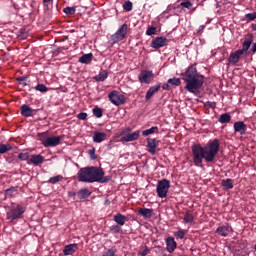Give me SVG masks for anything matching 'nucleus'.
Masks as SVG:
<instances>
[{"label":"nucleus","instance_id":"4","mask_svg":"<svg viewBox=\"0 0 256 256\" xmlns=\"http://www.w3.org/2000/svg\"><path fill=\"white\" fill-rule=\"evenodd\" d=\"M27 211V207L21 204H15L10 208V210L6 213V218L8 221H17V219H22L23 214Z\"/></svg>","mask_w":256,"mask_h":256},{"label":"nucleus","instance_id":"44","mask_svg":"<svg viewBox=\"0 0 256 256\" xmlns=\"http://www.w3.org/2000/svg\"><path fill=\"white\" fill-rule=\"evenodd\" d=\"M180 7H183L184 9H191V7H193V3H191V1H184L182 3H180Z\"/></svg>","mask_w":256,"mask_h":256},{"label":"nucleus","instance_id":"38","mask_svg":"<svg viewBox=\"0 0 256 256\" xmlns=\"http://www.w3.org/2000/svg\"><path fill=\"white\" fill-rule=\"evenodd\" d=\"M27 79V76H20L16 79V81H18L19 85L22 87H27Z\"/></svg>","mask_w":256,"mask_h":256},{"label":"nucleus","instance_id":"3","mask_svg":"<svg viewBox=\"0 0 256 256\" xmlns=\"http://www.w3.org/2000/svg\"><path fill=\"white\" fill-rule=\"evenodd\" d=\"M80 183H109L111 176H105V171L101 167L81 168L77 173Z\"/></svg>","mask_w":256,"mask_h":256},{"label":"nucleus","instance_id":"36","mask_svg":"<svg viewBox=\"0 0 256 256\" xmlns=\"http://www.w3.org/2000/svg\"><path fill=\"white\" fill-rule=\"evenodd\" d=\"M35 91H39L40 93H47L49 88L45 84H38L34 87Z\"/></svg>","mask_w":256,"mask_h":256},{"label":"nucleus","instance_id":"35","mask_svg":"<svg viewBox=\"0 0 256 256\" xmlns=\"http://www.w3.org/2000/svg\"><path fill=\"white\" fill-rule=\"evenodd\" d=\"M122 7L126 11V13H129V12L133 11V2L128 0V1L124 2Z\"/></svg>","mask_w":256,"mask_h":256},{"label":"nucleus","instance_id":"54","mask_svg":"<svg viewBox=\"0 0 256 256\" xmlns=\"http://www.w3.org/2000/svg\"><path fill=\"white\" fill-rule=\"evenodd\" d=\"M51 0H43V3H50Z\"/></svg>","mask_w":256,"mask_h":256},{"label":"nucleus","instance_id":"24","mask_svg":"<svg viewBox=\"0 0 256 256\" xmlns=\"http://www.w3.org/2000/svg\"><path fill=\"white\" fill-rule=\"evenodd\" d=\"M77 196L80 200L89 199V197H91V191L87 188H82L78 191Z\"/></svg>","mask_w":256,"mask_h":256},{"label":"nucleus","instance_id":"21","mask_svg":"<svg viewBox=\"0 0 256 256\" xmlns=\"http://www.w3.org/2000/svg\"><path fill=\"white\" fill-rule=\"evenodd\" d=\"M159 89H161V84H157L150 87L146 92V96H145L146 101H149V99H151V97H153V95H155V93H157Z\"/></svg>","mask_w":256,"mask_h":256},{"label":"nucleus","instance_id":"2","mask_svg":"<svg viewBox=\"0 0 256 256\" xmlns=\"http://www.w3.org/2000/svg\"><path fill=\"white\" fill-rule=\"evenodd\" d=\"M181 77L186 83L184 89L188 91V93L199 95L201 88L203 87V83H205V76L199 74L197 66L193 64L190 65L185 72L181 73Z\"/></svg>","mask_w":256,"mask_h":256},{"label":"nucleus","instance_id":"9","mask_svg":"<svg viewBox=\"0 0 256 256\" xmlns=\"http://www.w3.org/2000/svg\"><path fill=\"white\" fill-rule=\"evenodd\" d=\"M153 71L151 70H142L141 73L138 75V81L140 83H144L145 85H149L151 81H153Z\"/></svg>","mask_w":256,"mask_h":256},{"label":"nucleus","instance_id":"16","mask_svg":"<svg viewBox=\"0 0 256 256\" xmlns=\"http://www.w3.org/2000/svg\"><path fill=\"white\" fill-rule=\"evenodd\" d=\"M157 140L155 138H147V151L150 155H155L157 153Z\"/></svg>","mask_w":256,"mask_h":256},{"label":"nucleus","instance_id":"11","mask_svg":"<svg viewBox=\"0 0 256 256\" xmlns=\"http://www.w3.org/2000/svg\"><path fill=\"white\" fill-rule=\"evenodd\" d=\"M141 135V131L136 130L130 134H127L120 138L121 143H131V141H137Z\"/></svg>","mask_w":256,"mask_h":256},{"label":"nucleus","instance_id":"10","mask_svg":"<svg viewBox=\"0 0 256 256\" xmlns=\"http://www.w3.org/2000/svg\"><path fill=\"white\" fill-rule=\"evenodd\" d=\"M169 43V40L166 37H156L152 40L150 47L152 49H161V47L167 46Z\"/></svg>","mask_w":256,"mask_h":256},{"label":"nucleus","instance_id":"1","mask_svg":"<svg viewBox=\"0 0 256 256\" xmlns=\"http://www.w3.org/2000/svg\"><path fill=\"white\" fill-rule=\"evenodd\" d=\"M220 147L221 144L217 138L208 141L204 146H201V144L192 145V161L195 167H203L204 160L205 163H213L219 154Z\"/></svg>","mask_w":256,"mask_h":256},{"label":"nucleus","instance_id":"27","mask_svg":"<svg viewBox=\"0 0 256 256\" xmlns=\"http://www.w3.org/2000/svg\"><path fill=\"white\" fill-rule=\"evenodd\" d=\"M221 185L224 191H229V189H233V180L231 178L224 179Z\"/></svg>","mask_w":256,"mask_h":256},{"label":"nucleus","instance_id":"33","mask_svg":"<svg viewBox=\"0 0 256 256\" xmlns=\"http://www.w3.org/2000/svg\"><path fill=\"white\" fill-rule=\"evenodd\" d=\"M92 113L94 116L97 117V119H101L103 117V110L99 108L98 106H95L92 110Z\"/></svg>","mask_w":256,"mask_h":256},{"label":"nucleus","instance_id":"50","mask_svg":"<svg viewBox=\"0 0 256 256\" xmlns=\"http://www.w3.org/2000/svg\"><path fill=\"white\" fill-rule=\"evenodd\" d=\"M77 119H79L80 121H85V119H87V113L86 112H81L77 115Z\"/></svg>","mask_w":256,"mask_h":256},{"label":"nucleus","instance_id":"30","mask_svg":"<svg viewBox=\"0 0 256 256\" xmlns=\"http://www.w3.org/2000/svg\"><path fill=\"white\" fill-rule=\"evenodd\" d=\"M153 133H159V127L153 126L150 129H146L142 132L143 137H148V135H153Z\"/></svg>","mask_w":256,"mask_h":256},{"label":"nucleus","instance_id":"5","mask_svg":"<svg viewBox=\"0 0 256 256\" xmlns=\"http://www.w3.org/2000/svg\"><path fill=\"white\" fill-rule=\"evenodd\" d=\"M48 132L38 133V137H40V141L43 147H57V145L61 144V141L64 136H50L48 137Z\"/></svg>","mask_w":256,"mask_h":256},{"label":"nucleus","instance_id":"20","mask_svg":"<svg viewBox=\"0 0 256 256\" xmlns=\"http://www.w3.org/2000/svg\"><path fill=\"white\" fill-rule=\"evenodd\" d=\"M113 221H115V223L117 225H119L120 227H123V225H125V223H127V216H125L121 213H118V214L114 215Z\"/></svg>","mask_w":256,"mask_h":256},{"label":"nucleus","instance_id":"23","mask_svg":"<svg viewBox=\"0 0 256 256\" xmlns=\"http://www.w3.org/2000/svg\"><path fill=\"white\" fill-rule=\"evenodd\" d=\"M93 61V53H88L82 55L79 59L78 62L82 63V65H89Z\"/></svg>","mask_w":256,"mask_h":256},{"label":"nucleus","instance_id":"31","mask_svg":"<svg viewBox=\"0 0 256 256\" xmlns=\"http://www.w3.org/2000/svg\"><path fill=\"white\" fill-rule=\"evenodd\" d=\"M13 146L11 144H0V155H5L8 151H11Z\"/></svg>","mask_w":256,"mask_h":256},{"label":"nucleus","instance_id":"41","mask_svg":"<svg viewBox=\"0 0 256 256\" xmlns=\"http://www.w3.org/2000/svg\"><path fill=\"white\" fill-rule=\"evenodd\" d=\"M116 253H117L116 248H110L106 252H104L102 256H115Z\"/></svg>","mask_w":256,"mask_h":256},{"label":"nucleus","instance_id":"18","mask_svg":"<svg viewBox=\"0 0 256 256\" xmlns=\"http://www.w3.org/2000/svg\"><path fill=\"white\" fill-rule=\"evenodd\" d=\"M22 117H33L35 110H33L29 105L24 104L20 108Z\"/></svg>","mask_w":256,"mask_h":256},{"label":"nucleus","instance_id":"48","mask_svg":"<svg viewBox=\"0 0 256 256\" xmlns=\"http://www.w3.org/2000/svg\"><path fill=\"white\" fill-rule=\"evenodd\" d=\"M204 105H205V107H209L210 109H215V107H217V103L211 102V101L205 102Z\"/></svg>","mask_w":256,"mask_h":256},{"label":"nucleus","instance_id":"12","mask_svg":"<svg viewBox=\"0 0 256 256\" xmlns=\"http://www.w3.org/2000/svg\"><path fill=\"white\" fill-rule=\"evenodd\" d=\"M234 133H238V135H247V124L243 121H237L234 123Z\"/></svg>","mask_w":256,"mask_h":256},{"label":"nucleus","instance_id":"25","mask_svg":"<svg viewBox=\"0 0 256 256\" xmlns=\"http://www.w3.org/2000/svg\"><path fill=\"white\" fill-rule=\"evenodd\" d=\"M139 215L145 217L146 219H151L153 217V209L141 208L138 210Z\"/></svg>","mask_w":256,"mask_h":256},{"label":"nucleus","instance_id":"32","mask_svg":"<svg viewBox=\"0 0 256 256\" xmlns=\"http://www.w3.org/2000/svg\"><path fill=\"white\" fill-rule=\"evenodd\" d=\"M193 221H194L193 214L191 212L187 211L185 213V215H184V223H185V225H187L189 223L191 224V223H193Z\"/></svg>","mask_w":256,"mask_h":256},{"label":"nucleus","instance_id":"26","mask_svg":"<svg viewBox=\"0 0 256 256\" xmlns=\"http://www.w3.org/2000/svg\"><path fill=\"white\" fill-rule=\"evenodd\" d=\"M107 77H109V72L107 70L99 72L98 75L94 76V80L98 82L106 81Z\"/></svg>","mask_w":256,"mask_h":256},{"label":"nucleus","instance_id":"17","mask_svg":"<svg viewBox=\"0 0 256 256\" xmlns=\"http://www.w3.org/2000/svg\"><path fill=\"white\" fill-rule=\"evenodd\" d=\"M232 232L233 228H231V226L229 225L219 226L216 230V233H218V235H221V237H228V235Z\"/></svg>","mask_w":256,"mask_h":256},{"label":"nucleus","instance_id":"53","mask_svg":"<svg viewBox=\"0 0 256 256\" xmlns=\"http://www.w3.org/2000/svg\"><path fill=\"white\" fill-rule=\"evenodd\" d=\"M75 195H76L75 192H69V193H68V196H69V197H75Z\"/></svg>","mask_w":256,"mask_h":256},{"label":"nucleus","instance_id":"28","mask_svg":"<svg viewBox=\"0 0 256 256\" xmlns=\"http://www.w3.org/2000/svg\"><path fill=\"white\" fill-rule=\"evenodd\" d=\"M251 43H253L252 39H245L242 44V49H239L238 51L242 52V55L246 53V51H249V48L251 47Z\"/></svg>","mask_w":256,"mask_h":256},{"label":"nucleus","instance_id":"29","mask_svg":"<svg viewBox=\"0 0 256 256\" xmlns=\"http://www.w3.org/2000/svg\"><path fill=\"white\" fill-rule=\"evenodd\" d=\"M218 122L222 123V124L231 123V114L224 113V114L220 115V117L218 118Z\"/></svg>","mask_w":256,"mask_h":256},{"label":"nucleus","instance_id":"37","mask_svg":"<svg viewBox=\"0 0 256 256\" xmlns=\"http://www.w3.org/2000/svg\"><path fill=\"white\" fill-rule=\"evenodd\" d=\"M168 83H170V86L179 87V85H181V79L180 78H170V79H168Z\"/></svg>","mask_w":256,"mask_h":256},{"label":"nucleus","instance_id":"47","mask_svg":"<svg viewBox=\"0 0 256 256\" xmlns=\"http://www.w3.org/2000/svg\"><path fill=\"white\" fill-rule=\"evenodd\" d=\"M245 19H247V21H255L256 12L246 14Z\"/></svg>","mask_w":256,"mask_h":256},{"label":"nucleus","instance_id":"39","mask_svg":"<svg viewBox=\"0 0 256 256\" xmlns=\"http://www.w3.org/2000/svg\"><path fill=\"white\" fill-rule=\"evenodd\" d=\"M146 35L151 36V35H157V27L155 26H150L146 30Z\"/></svg>","mask_w":256,"mask_h":256},{"label":"nucleus","instance_id":"40","mask_svg":"<svg viewBox=\"0 0 256 256\" xmlns=\"http://www.w3.org/2000/svg\"><path fill=\"white\" fill-rule=\"evenodd\" d=\"M77 10L75 9V7H66L63 9V13H65L66 15H75V12Z\"/></svg>","mask_w":256,"mask_h":256},{"label":"nucleus","instance_id":"19","mask_svg":"<svg viewBox=\"0 0 256 256\" xmlns=\"http://www.w3.org/2000/svg\"><path fill=\"white\" fill-rule=\"evenodd\" d=\"M78 246L76 243L68 244L63 249V254L65 256L73 255L74 253H77Z\"/></svg>","mask_w":256,"mask_h":256},{"label":"nucleus","instance_id":"22","mask_svg":"<svg viewBox=\"0 0 256 256\" xmlns=\"http://www.w3.org/2000/svg\"><path fill=\"white\" fill-rule=\"evenodd\" d=\"M107 139V134L105 132H94L93 141L94 143H103Z\"/></svg>","mask_w":256,"mask_h":256},{"label":"nucleus","instance_id":"13","mask_svg":"<svg viewBox=\"0 0 256 256\" xmlns=\"http://www.w3.org/2000/svg\"><path fill=\"white\" fill-rule=\"evenodd\" d=\"M166 243V251L168 253H173L175 249H177V242L175 241V238L173 236H169L165 239Z\"/></svg>","mask_w":256,"mask_h":256},{"label":"nucleus","instance_id":"55","mask_svg":"<svg viewBox=\"0 0 256 256\" xmlns=\"http://www.w3.org/2000/svg\"><path fill=\"white\" fill-rule=\"evenodd\" d=\"M200 29H205V26H204V25H201V26H200Z\"/></svg>","mask_w":256,"mask_h":256},{"label":"nucleus","instance_id":"14","mask_svg":"<svg viewBox=\"0 0 256 256\" xmlns=\"http://www.w3.org/2000/svg\"><path fill=\"white\" fill-rule=\"evenodd\" d=\"M243 55V52L240 50H236L234 52H231L228 62L230 65H237L239 63V59H241V56Z\"/></svg>","mask_w":256,"mask_h":256},{"label":"nucleus","instance_id":"42","mask_svg":"<svg viewBox=\"0 0 256 256\" xmlns=\"http://www.w3.org/2000/svg\"><path fill=\"white\" fill-rule=\"evenodd\" d=\"M110 232L117 234L121 232V226L119 224L110 226Z\"/></svg>","mask_w":256,"mask_h":256},{"label":"nucleus","instance_id":"34","mask_svg":"<svg viewBox=\"0 0 256 256\" xmlns=\"http://www.w3.org/2000/svg\"><path fill=\"white\" fill-rule=\"evenodd\" d=\"M59 181H63V176L57 175L54 177H50L48 180V183H51V185H55V184L59 183Z\"/></svg>","mask_w":256,"mask_h":256},{"label":"nucleus","instance_id":"8","mask_svg":"<svg viewBox=\"0 0 256 256\" xmlns=\"http://www.w3.org/2000/svg\"><path fill=\"white\" fill-rule=\"evenodd\" d=\"M108 99L112 103V105H116V107H119V105H125V95L119 93V91L113 90L108 94Z\"/></svg>","mask_w":256,"mask_h":256},{"label":"nucleus","instance_id":"49","mask_svg":"<svg viewBox=\"0 0 256 256\" xmlns=\"http://www.w3.org/2000/svg\"><path fill=\"white\" fill-rule=\"evenodd\" d=\"M8 197H13V193H15V187H10L5 191Z\"/></svg>","mask_w":256,"mask_h":256},{"label":"nucleus","instance_id":"45","mask_svg":"<svg viewBox=\"0 0 256 256\" xmlns=\"http://www.w3.org/2000/svg\"><path fill=\"white\" fill-rule=\"evenodd\" d=\"M88 155H89L91 161H95L97 159V155L95 154V148L89 149Z\"/></svg>","mask_w":256,"mask_h":256},{"label":"nucleus","instance_id":"51","mask_svg":"<svg viewBox=\"0 0 256 256\" xmlns=\"http://www.w3.org/2000/svg\"><path fill=\"white\" fill-rule=\"evenodd\" d=\"M163 91H169L171 89V84L169 83V80L167 83L162 84Z\"/></svg>","mask_w":256,"mask_h":256},{"label":"nucleus","instance_id":"15","mask_svg":"<svg viewBox=\"0 0 256 256\" xmlns=\"http://www.w3.org/2000/svg\"><path fill=\"white\" fill-rule=\"evenodd\" d=\"M43 161H45V157H43L41 154H33L28 161V165H34L37 167V165L43 164Z\"/></svg>","mask_w":256,"mask_h":256},{"label":"nucleus","instance_id":"6","mask_svg":"<svg viewBox=\"0 0 256 256\" xmlns=\"http://www.w3.org/2000/svg\"><path fill=\"white\" fill-rule=\"evenodd\" d=\"M171 188V181L167 179L159 180L156 186V193L160 199H165Z\"/></svg>","mask_w":256,"mask_h":256},{"label":"nucleus","instance_id":"43","mask_svg":"<svg viewBox=\"0 0 256 256\" xmlns=\"http://www.w3.org/2000/svg\"><path fill=\"white\" fill-rule=\"evenodd\" d=\"M18 159L20 161H29V153L28 152H25V153H20L18 155Z\"/></svg>","mask_w":256,"mask_h":256},{"label":"nucleus","instance_id":"52","mask_svg":"<svg viewBox=\"0 0 256 256\" xmlns=\"http://www.w3.org/2000/svg\"><path fill=\"white\" fill-rule=\"evenodd\" d=\"M141 256L149 255V247L145 246V249L139 253Z\"/></svg>","mask_w":256,"mask_h":256},{"label":"nucleus","instance_id":"7","mask_svg":"<svg viewBox=\"0 0 256 256\" xmlns=\"http://www.w3.org/2000/svg\"><path fill=\"white\" fill-rule=\"evenodd\" d=\"M129 26L127 24H122L118 30L111 36L112 43H119L127 37V30Z\"/></svg>","mask_w":256,"mask_h":256},{"label":"nucleus","instance_id":"46","mask_svg":"<svg viewBox=\"0 0 256 256\" xmlns=\"http://www.w3.org/2000/svg\"><path fill=\"white\" fill-rule=\"evenodd\" d=\"M174 235L178 239H185V230H178V231L174 232Z\"/></svg>","mask_w":256,"mask_h":256}]
</instances>
